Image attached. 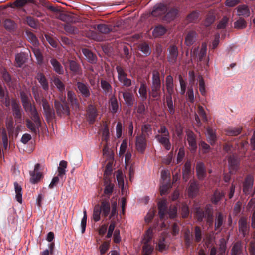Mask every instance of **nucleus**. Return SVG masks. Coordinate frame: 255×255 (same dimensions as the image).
Masks as SVG:
<instances>
[{
    "label": "nucleus",
    "instance_id": "52",
    "mask_svg": "<svg viewBox=\"0 0 255 255\" xmlns=\"http://www.w3.org/2000/svg\"><path fill=\"white\" fill-rule=\"evenodd\" d=\"M225 196V194L222 191H219L216 190L211 198L212 202L214 204H217Z\"/></svg>",
    "mask_w": 255,
    "mask_h": 255
},
{
    "label": "nucleus",
    "instance_id": "17",
    "mask_svg": "<svg viewBox=\"0 0 255 255\" xmlns=\"http://www.w3.org/2000/svg\"><path fill=\"white\" fill-rule=\"evenodd\" d=\"M40 165L37 163L35 165L34 169L33 171H30V182L32 184H36L38 183L42 177V174L41 172H39Z\"/></svg>",
    "mask_w": 255,
    "mask_h": 255
},
{
    "label": "nucleus",
    "instance_id": "20",
    "mask_svg": "<svg viewBox=\"0 0 255 255\" xmlns=\"http://www.w3.org/2000/svg\"><path fill=\"white\" fill-rule=\"evenodd\" d=\"M166 11H167V5L159 3L154 6L151 14L155 17L160 16L162 15H164Z\"/></svg>",
    "mask_w": 255,
    "mask_h": 255
},
{
    "label": "nucleus",
    "instance_id": "10",
    "mask_svg": "<svg viewBox=\"0 0 255 255\" xmlns=\"http://www.w3.org/2000/svg\"><path fill=\"white\" fill-rule=\"evenodd\" d=\"M168 51L167 60L170 64L173 65L176 62L178 56V48L175 45H171L168 48Z\"/></svg>",
    "mask_w": 255,
    "mask_h": 255
},
{
    "label": "nucleus",
    "instance_id": "6",
    "mask_svg": "<svg viewBox=\"0 0 255 255\" xmlns=\"http://www.w3.org/2000/svg\"><path fill=\"white\" fill-rule=\"evenodd\" d=\"M228 161L230 172L232 174H235L238 170L240 164V160L238 155L237 154L229 155Z\"/></svg>",
    "mask_w": 255,
    "mask_h": 255
},
{
    "label": "nucleus",
    "instance_id": "57",
    "mask_svg": "<svg viewBox=\"0 0 255 255\" xmlns=\"http://www.w3.org/2000/svg\"><path fill=\"white\" fill-rule=\"evenodd\" d=\"M242 129L241 127L229 128L226 130V134L228 136H237L240 134Z\"/></svg>",
    "mask_w": 255,
    "mask_h": 255
},
{
    "label": "nucleus",
    "instance_id": "24",
    "mask_svg": "<svg viewBox=\"0 0 255 255\" xmlns=\"http://www.w3.org/2000/svg\"><path fill=\"white\" fill-rule=\"evenodd\" d=\"M196 171L199 180H203L206 176V170L203 162H198L197 163Z\"/></svg>",
    "mask_w": 255,
    "mask_h": 255
},
{
    "label": "nucleus",
    "instance_id": "61",
    "mask_svg": "<svg viewBox=\"0 0 255 255\" xmlns=\"http://www.w3.org/2000/svg\"><path fill=\"white\" fill-rule=\"evenodd\" d=\"M6 126L9 137L13 136L15 132L13 120L12 119L9 120L6 123Z\"/></svg>",
    "mask_w": 255,
    "mask_h": 255
},
{
    "label": "nucleus",
    "instance_id": "28",
    "mask_svg": "<svg viewBox=\"0 0 255 255\" xmlns=\"http://www.w3.org/2000/svg\"><path fill=\"white\" fill-rule=\"evenodd\" d=\"M239 230L241 233L244 237L249 234V225L247 222L246 219L241 218L239 221Z\"/></svg>",
    "mask_w": 255,
    "mask_h": 255
},
{
    "label": "nucleus",
    "instance_id": "15",
    "mask_svg": "<svg viewBox=\"0 0 255 255\" xmlns=\"http://www.w3.org/2000/svg\"><path fill=\"white\" fill-rule=\"evenodd\" d=\"M165 86L166 89V93L164 95H173L174 94L173 78L171 75L167 76L165 79V85H163L162 90L165 91Z\"/></svg>",
    "mask_w": 255,
    "mask_h": 255
},
{
    "label": "nucleus",
    "instance_id": "3",
    "mask_svg": "<svg viewBox=\"0 0 255 255\" xmlns=\"http://www.w3.org/2000/svg\"><path fill=\"white\" fill-rule=\"evenodd\" d=\"M152 229L150 228L146 231L143 239L142 255H151L153 247L150 244L152 237Z\"/></svg>",
    "mask_w": 255,
    "mask_h": 255
},
{
    "label": "nucleus",
    "instance_id": "1",
    "mask_svg": "<svg viewBox=\"0 0 255 255\" xmlns=\"http://www.w3.org/2000/svg\"><path fill=\"white\" fill-rule=\"evenodd\" d=\"M150 89L149 96L155 100L159 99L161 95V81L159 72L157 70L152 72Z\"/></svg>",
    "mask_w": 255,
    "mask_h": 255
},
{
    "label": "nucleus",
    "instance_id": "27",
    "mask_svg": "<svg viewBox=\"0 0 255 255\" xmlns=\"http://www.w3.org/2000/svg\"><path fill=\"white\" fill-rule=\"evenodd\" d=\"M109 109L113 114L117 113L121 110L115 95H112L109 99Z\"/></svg>",
    "mask_w": 255,
    "mask_h": 255
},
{
    "label": "nucleus",
    "instance_id": "50",
    "mask_svg": "<svg viewBox=\"0 0 255 255\" xmlns=\"http://www.w3.org/2000/svg\"><path fill=\"white\" fill-rule=\"evenodd\" d=\"M243 246L241 242H236L231 250V255H240L242 253Z\"/></svg>",
    "mask_w": 255,
    "mask_h": 255
},
{
    "label": "nucleus",
    "instance_id": "33",
    "mask_svg": "<svg viewBox=\"0 0 255 255\" xmlns=\"http://www.w3.org/2000/svg\"><path fill=\"white\" fill-rule=\"evenodd\" d=\"M32 92L34 98L37 103H42L43 100H46V99L44 98L43 96L42 90L39 89L37 87H32Z\"/></svg>",
    "mask_w": 255,
    "mask_h": 255
},
{
    "label": "nucleus",
    "instance_id": "63",
    "mask_svg": "<svg viewBox=\"0 0 255 255\" xmlns=\"http://www.w3.org/2000/svg\"><path fill=\"white\" fill-rule=\"evenodd\" d=\"M64 29L66 32L70 34H76L79 32V30L77 28L69 23H66L64 25Z\"/></svg>",
    "mask_w": 255,
    "mask_h": 255
},
{
    "label": "nucleus",
    "instance_id": "55",
    "mask_svg": "<svg viewBox=\"0 0 255 255\" xmlns=\"http://www.w3.org/2000/svg\"><path fill=\"white\" fill-rule=\"evenodd\" d=\"M15 192L16 193L15 198L16 200L20 203H22V188L16 182L14 183Z\"/></svg>",
    "mask_w": 255,
    "mask_h": 255
},
{
    "label": "nucleus",
    "instance_id": "37",
    "mask_svg": "<svg viewBox=\"0 0 255 255\" xmlns=\"http://www.w3.org/2000/svg\"><path fill=\"white\" fill-rule=\"evenodd\" d=\"M191 163L190 161H187L182 169V176L183 180L186 182L189 178L191 174Z\"/></svg>",
    "mask_w": 255,
    "mask_h": 255
},
{
    "label": "nucleus",
    "instance_id": "64",
    "mask_svg": "<svg viewBox=\"0 0 255 255\" xmlns=\"http://www.w3.org/2000/svg\"><path fill=\"white\" fill-rule=\"evenodd\" d=\"M4 26L6 29L11 31L16 28V25L11 19H6L4 22Z\"/></svg>",
    "mask_w": 255,
    "mask_h": 255
},
{
    "label": "nucleus",
    "instance_id": "43",
    "mask_svg": "<svg viewBox=\"0 0 255 255\" xmlns=\"http://www.w3.org/2000/svg\"><path fill=\"white\" fill-rule=\"evenodd\" d=\"M100 84L102 89H103V93L105 95H110L112 92V87L110 83L106 80L103 79H101Z\"/></svg>",
    "mask_w": 255,
    "mask_h": 255
},
{
    "label": "nucleus",
    "instance_id": "53",
    "mask_svg": "<svg viewBox=\"0 0 255 255\" xmlns=\"http://www.w3.org/2000/svg\"><path fill=\"white\" fill-rule=\"evenodd\" d=\"M1 73L3 81L7 85L10 86L12 84V76L5 69L2 70Z\"/></svg>",
    "mask_w": 255,
    "mask_h": 255
},
{
    "label": "nucleus",
    "instance_id": "56",
    "mask_svg": "<svg viewBox=\"0 0 255 255\" xmlns=\"http://www.w3.org/2000/svg\"><path fill=\"white\" fill-rule=\"evenodd\" d=\"M25 22L30 27L37 29L38 27V21L33 17L28 16L25 18Z\"/></svg>",
    "mask_w": 255,
    "mask_h": 255
},
{
    "label": "nucleus",
    "instance_id": "45",
    "mask_svg": "<svg viewBox=\"0 0 255 255\" xmlns=\"http://www.w3.org/2000/svg\"><path fill=\"white\" fill-rule=\"evenodd\" d=\"M169 247V245L166 241V238L164 236L160 237L158 241L157 249L162 252L167 250Z\"/></svg>",
    "mask_w": 255,
    "mask_h": 255
},
{
    "label": "nucleus",
    "instance_id": "32",
    "mask_svg": "<svg viewBox=\"0 0 255 255\" xmlns=\"http://www.w3.org/2000/svg\"><path fill=\"white\" fill-rule=\"evenodd\" d=\"M155 138L164 147L166 150H169L171 149V144L170 142L169 136L157 135L155 136Z\"/></svg>",
    "mask_w": 255,
    "mask_h": 255
},
{
    "label": "nucleus",
    "instance_id": "54",
    "mask_svg": "<svg viewBox=\"0 0 255 255\" xmlns=\"http://www.w3.org/2000/svg\"><path fill=\"white\" fill-rule=\"evenodd\" d=\"M31 48L37 60L38 63L40 65L42 64L43 62V56L38 47H31Z\"/></svg>",
    "mask_w": 255,
    "mask_h": 255
},
{
    "label": "nucleus",
    "instance_id": "22",
    "mask_svg": "<svg viewBox=\"0 0 255 255\" xmlns=\"http://www.w3.org/2000/svg\"><path fill=\"white\" fill-rule=\"evenodd\" d=\"M172 95H164L167 111L171 116H172L175 114V105L173 104Z\"/></svg>",
    "mask_w": 255,
    "mask_h": 255
},
{
    "label": "nucleus",
    "instance_id": "2",
    "mask_svg": "<svg viewBox=\"0 0 255 255\" xmlns=\"http://www.w3.org/2000/svg\"><path fill=\"white\" fill-rule=\"evenodd\" d=\"M30 117L32 122L30 119H27L26 120V125L27 127L32 132L36 134L39 132V128L41 126V121L40 120L39 114L36 109H33L30 112Z\"/></svg>",
    "mask_w": 255,
    "mask_h": 255
},
{
    "label": "nucleus",
    "instance_id": "44",
    "mask_svg": "<svg viewBox=\"0 0 255 255\" xmlns=\"http://www.w3.org/2000/svg\"><path fill=\"white\" fill-rule=\"evenodd\" d=\"M138 49L145 56L149 55L151 53V49L148 44L145 42H141L138 45Z\"/></svg>",
    "mask_w": 255,
    "mask_h": 255
},
{
    "label": "nucleus",
    "instance_id": "16",
    "mask_svg": "<svg viewBox=\"0 0 255 255\" xmlns=\"http://www.w3.org/2000/svg\"><path fill=\"white\" fill-rule=\"evenodd\" d=\"M121 92L122 93L125 104L129 107H132L135 101L133 93L129 89Z\"/></svg>",
    "mask_w": 255,
    "mask_h": 255
},
{
    "label": "nucleus",
    "instance_id": "51",
    "mask_svg": "<svg viewBox=\"0 0 255 255\" xmlns=\"http://www.w3.org/2000/svg\"><path fill=\"white\" fill-rule=\"evenodd\" d=\"M58 17L59 19L67 23L72 22L74 21V17L70 13H60Z\"/></svg>",
    "mask_w": 255,
    "mask_h": 255
},
{
    "label": "nucleus",
    "instance_id": "58",
    "mask_svg": "<svg viewBox=\"0 0 255 255\" xmlns=\"http://www.w3.org/2000/svg\"><path fill=\"white\" fill-rule=\"evenodd\" d=\"M29 3L35 4V0H15L14 2L15 6L17 8H21Z\"/></svg>",
    "mask_w": 255,
    "mask_h": 255
},
{
    "label": "nucleus",
    "instance_id": "29",
    "mask_svg": "<svg viewBox=\"0 0 255 255\" xmlns=\"http://www.w3.org/2000/svg\"><path fill=\"white\" fill-rule=\"evenodd\" d=\"M68 64L69 69L72 72L73 75H81L82 74V69L79 63L73 60H69Z\"/></svg>",
    "mask_w": 255,
    "mask_h": 255
},
{
    "label": "nucleus",
    "instance_id": "18",
    "mask_svg": "<svg viewBox=\"0 0 255 255\" xmlns=\"http://www.w3.org/2000/svg\"><path fill=\"white\" fill-rule=\"evenodd\" d=\"M44 110V113L47 120H51L55 116L54 109L51 107L47 100H43L42 103Z\"/></svg>",
    "mask_w": 255,
    "mask_h": 255
},
{
    "label": "nucleus",
    "instance_id": "4",
    "mask_svg": "<svg viewBox=\"0 0 255 255\" xmlns=\"http://www.w3.org/2000/svg\"><path fill=\"white\" fill-rule=\"evenodd\" d=\"M116 69L118 73V79L126 87H129L132 85V81L128 77V75L124 68L121 66H117Z\"/></svg>",
    "mask_w": 255,
    "mask_h": 255
},
{
    "label": "nucleus",
    "instance_id": "62",
    "mask_svg": "<svg viewBox=\"0 0 255 255\" xmlns=\"http://www.w3.org/2000/svg\"><path fill=\"white\" fill-rule=\"evenodd\" d=\"M223 150L224 153L228 154L229 155L236 154L235 153H234L235 149L233 145L229 143H226L223 144Z\"/></svg>",
    "mask_w": 255,
    "mask_h": 255
},
{
    "label": "nucleus",
    "instance_id": "26",
    "mask_svg": "<svg viewBox=\"0 0 255 255\" xmlns=\"http://www.w3.org/2000/svg\"><path fill=\"white\" fill-rule=\"evenodd\" d=\"M35 78L38 80L42 89L44 91H47L49 90V83L48 79L43 73H37Z\"/></svg>",
    "mask_w": 255,
    "mask_h": 255
},
{
    "label": "nucleus",
    "instance_id": "5",
    "mask_svg": "<svg viewBox=\"0 0 255 255\" xmlns=\"http://www.w3.org/2000/svg\"><path fill=\"white\" fill-rule=\"evenodd\" d=\"M75 90L78 93L85 98H88L91 95V89L89 85L87 83H84L81 81H77L75 83Z\"/></svg>",
    "mask_w": 255,
    "mask_h": 255
},
{
    "label": "nucleus",
    "instance_id": "30",
    "mask_svg": "<svg viewBox=\"0 0 255 255\" xmlns=\"http://www.w3.org/2000/svg\"><path fill=\"white\" fill-rule=\"evenodd\" d=\"M206 131L207 141L211 145H214L217 141L216 130L208 127L206 128Z\"/></svg>",
    "mask_w": 255,
    "mask_h": 255
},
{
    "label": "nucleus",
    "instance_id": "59",
    "mask_svg": "<svg viewBox=\"0 0 255 255\" xmlns=\"http://www.w3.org/2000/svg\"><path fill=\"white\" fill-rule=\"evenodd\" d=\"M202 239V231L199 226H195L194 228V240L196 243L201 242Z\"/></svg>",
    "mask_w": 255,
    "mask_h": 255
},
{
    "label": "nucleus",
    "instance_id": "35",
    "mask_svg": "<svg viewBox=\"0 0 255 255\" xmlns=\"http://www.w3.org/2000/svg\"><path fill=\"white\" fill-rule=\"evenodd\" d=\"M158 214L160 219H163L167 212V201L166 200H162L158 203Z\"/></svg>",
    "mask_w": 255,
    "mask_h": 255
},
{
    "label": "nucleus",
    "instance_id": "13",
    "mask_svg": "<svg viewBox=\"0 0 255 255\" xmlns=\"http://www.w3.org/2000/svg\"><path fill=\"white\" fill-rule=\"evenodd\" d=\"M54 106L58 116H61L62 115H68L70 114L69 108L66 103L62 104L60 102L55 100Z\"/></svg>",
    "mask_w": 255,
    "mask_h": 255
},
{
    "label": "nucleus",
    "instance_id": "23",
    "mask_svg": "<svg viewBox=\"0 0 255 255\" xmlns=\"http://www.w3.org/2000/svg\"><path fill=\"white\" fill-rule=\"evenodd\" d=\"M51 81L60 93H63L65 90V85L62 81L61 77L57 75H53L51 78Z\"/></svg>",
    "mask_w": 255,
    "mask_h": 255
},
{
    "label": "nucleus",
    "instance_id": "48",
    "mask_svg": "<svg viewBox=\"0 0 255 255\" xmlns=\"http://www.w3.org/2000/svg\"><path fill=\"white\" fill-rule=\"evenodd\" d=\"M26 35L28 40L31 43L33 47H38L39 43L38 40L35 34L29 31H26Z\"/></svg>",
    "mask_w": 255,
    "mask_h": 255
},
{
    "label": "nucleus",
    "instance_id": "21",
    "mask_svg": "<svg viewBox=\"0 0 255 255\" xmlns=\"http://www.w3.org/2000/svg\"><path fill=\"white\" fill-rule=\"evenodd\" d=\"M198 34L194 30L189 31L185 38V44L187 46L192 45L197 40Z\"/></svg>",
    "mask_w": 255,
    "mask_h": 255
},
{
    "label": "nucleus",
    "instance_id": "46",
    "mask_svg": "<svg viewBox=\"0 0 255 255\" xmlns=\"http://www.w3.org/2000/svg\"><path fill=\"white\" fill-rule=\"evenodd\" d=\"M167 30V29L163 25H158L153 30L152 34L155 37H159L164 35Z\"/></svg>",
    "mask_w": 255,
    "mask_h": 255
},
{
    "label": "nucleus",
    "instance_id": "9",
    "mask_svg": "<svg viewBox=\"0 0 255 255\" xmlns=\"http://www.w3.org/2000/svg\"><path fill=\"white\" fill-rule=\"evenodd\" d=\"M11 108L13 115L16 121H21L22 109L20 103L14 99L11 100Z\"/></svg>",
    "mask_w": 255,
    "mask_h": 255
},
{
    "label": "nucleus",
    "instance_id": "49",
    "mask_svg": "<svg viewBox=\"0 0 255 255\" xmlns=\"http://www.w3.org/2000/svg\"><path fill=\"white\" fill-rule=\"evenodd\" d=\"M100 207L101 208L102 215L104 217H106L109 214L110 211L109 202L106 200H103Z\"/></svg>",
    "mask_w": 255,
    "mask_h": 255
},
{
    "label": "nucleus",
    "instance_id": "47",
    "mask_svg": "<svg viewBox=\"0 0 255 255\" xmlns=\"http://www.w3.org/2000/svg\"><path fill=\"white\" fill-rule=\"evenodd\" d=\"M138 92L142 101H145L147 99V86L145 82H142L140 83Z\"/></svg>",
    "mask_w": 255,
    "mask_h": 255
},
{
    "label": "nucleus",
    "instance_id": "25",
    "mask_svg": "<svg viewBox=\"0 0 255 255\" xmlns=\"http://www.w3.org/2000/svg\"><path fill=\"white\" fill-rule=\"evenodd\" d=\"M187 141L192 151H195L197 149L196 138L195 134L191 131L187 132Z\"/></svg>",
    "mask_w": 255,
    "mask_h": 255
},
{
    "label": "nucleus",
    "instance_id": "41",
    "mask_svg": "<svg viewBox=\"0 0 255 255\" xmlns=\"http://www.w3.org/2000/svg\"><path fill=\"white\" fill-rule=\"evenodd\" d=\"M116 27L105 24H100L97 25V29L102 33L108 34L110 32L116 31V29H115Z\"/></svg>",
    "mask_w": 255,
    "mask_h": 255
},
{
    "label": "nucleus",
    "instance_id": "36",
    "mask_svg": "<svg viewBox=\"0 0 255 255\" xmlns=\"http://www.w3.org/2000/svg\"><path fill=\"white\" fill-rule=\"evenodd\" d=\"M50 64L52 65L53 70L59 75L64 74V69L60 63L55 58H52L50 60Z\"/></svg>",
    "mask_w": 255,
    "mask_h": 255
},
{
    "label": "nucleus",
    "instance_id": "40",
    "mask_svg": "<svg viewBox=\"0 0 255 255\" xmlns=\"http://www.w3.org/2000/svg\"><path fill=\"white\" fill-rule=\"evenodd\" d=\"M237 15L239 16L248 17L250 15L249 7L245 4L239 5L237 8Z\"/></svg>",
    "mask_w": 255,
    "mask_h": 255
},
{
    "label": "nucleus",
    "instance_id": "38",
    "mask_svg": "<svg viewBox=\"0 0 255 255\" xmlns=\"http://www.w3.org/2000/svg\"><path fill=\"white\" fill-rule=\"evenodd\" d=\"M183 238L185 247L188 249L192 245L193 241V235L189 229L184 231Z\"/></svg>",
    "mask_w": 255,
    "mask_h": 255
},
{
    "label": "nucleus",
    "instance_id": "42",
    "mask_svg": "<svg viewBox=\"0 0 255 255\" xmlns=\"http://www.w3.org/2000/svg\"><path fill=\"white\" fill-rule=\"evenodd\" d=\"M199 188L196 181H190L189 182V187L188 188L189 196L191 197L196 196L198 192Z\"/></svg>",
    "mask_w": 255,
    "mask_h": 255
},
{
    "label": "nucleus",
    "instance_id": "11",
    "mask_svg": "<svg viewBox=\"0 0 255 255\" xmlns=\"http://www.w3.org/2000/svg\"><path fill=\"white\" fill-rule=\"evenodd\" d=\"M87 119L90 124H93L98 116V111L96 107L92 105L89 104L86 110Z\"/></svg>",
    "mask_w": 255,
    "mask_h": 255
},
{
    "label": "nucleus",
    "instance_id": "7",
    "mask_svg": "<svg viewBox=\"0 0 255 255\" xmlns=\"http://www.w3.org/2000/svg\"><path fill=\"white\" fill-rule=\"evenodd\" d=\"M254 184V178L251 174H249L245 177L243 183V191L246 195H250L252 194L253 196L255 192V190L252 193V189Z\"/></svg>",
    "mask_w": 255,
    "mask_h": 255
},
{
    "label": "nucleus",
    "instance_id": "60",
    "mask_svg": "<svg viewBox=\"0 0 255 255\" xmlns=\"http://www.w3.org/2000/svg\"><path fill=\"white\" fill-rule=\"evenodd\" d=\"M101 208L99 204L96 205L94 207L93 219L95 222H98L100 220V215L102 213Z\"/></svg>",
    "mask_w": 255,
    "mask_h": 255
},
{
    "label": "nucleus",
    "instance_id": "34",
    "mask_svg": "<svg viewBox=\"0 0 255 255\" xmlns=\"http://www.w3.org/2000/svg\"><path fill=\"white\" fill-rule=\"evenodd\" d=\"M225 220L224 216L221 212L217 213L215 221V230L220 232Z\"/></svg>",
    "mask_w": 255,
    "mask_h": 255
},
{
    "label": "nucleus",
    "instance_id": "19",
    "mask_svg": "<svg viewBox=\"0 0 255 255\" xmlns=\"http://www.w3.org/2000/svg\"><path fill=\"white\" fill-rule=\"evenodd\" d=\"M135 145L138 152L141 153L144 152L146 147V140L145 135L141 134L136 137Z\"/></svg>",
    "mask_w": 255,
    "mask_h": 255
},
{
    "label": "nucleus",
    "instance_id": "14",
    "mask_svg": "<svg viewBox=\"0 0 255 255\" xmlns=\"http://www.w3.org/2000/svg\"><path fill=\"white\" fill-rule=\"evenodd\" d=\"M179 14V9L176 7L169 8L167 6V11H166L163 16V20L166 22H170L174 20Z\"/></svg>",
    "mask_w": 255,
    "mask_h": 255
},
{
    "label": "nucleus",
    "instance_id": "8",
    "mask_svg": "<svg viewBox=\"0 0 255 255\" xmlns=\"http://www.w3.org/2000/svg\"><path fill=\"white\" fill-rule=\"evenodd\" d=\"M67 101L69 103L71 107L74 110L76 111L80 110V103L77 98L76 93L74 91L72 90L68 91Z\"/></svg>",
    "mask_w": 255,
    "mask_h": 255
},
{
    "label": "nucleus",
    "instance_id": "12",
    "mask_svg": "<svg viewBox=\"0 0 255 255\" xmlns=\"http://www.w3.org/2000/svg\"><path fill=\"white\" fill-rule=\"evenodd\" d=\"M212 210V209L209 205H207L204 208H196L195 216L197 220L199 222L202 221Z\"/></svg>",
    "mask_w": 255,
    "mask_h": 255
},
{
    "label": "nucleus",
    "instance_id": "39",
    "mask_svg": "<svg viewBox=\"0 0 255 255\" xmlns=\"http://www.w3.org/2000/svg\"><path fill=\"white\" fill-rule=\"evenodd\" d=\"M26 60V55L23 52L17 53L15 55V62L16 67H22Z\"/></svg>",
    "mask_w": 255,
    "mask_h": 255
},
{
    "label": "nucleus",
    "instance_id": "31",
    "mask_svg": "<svg viewBox=\"0 0 255 255\" xmlns=\"http://www.w3.org/2000/svg\"><path fill=\"white\" fill-rule=\"evenodd\" d=\"M81 50L88 62L91 64L96 63L97 60V56L90 50L87 48H82Z\"/></svg>",
    "mask_w": 255,
    "mask_h": 255
}]
</instances>
